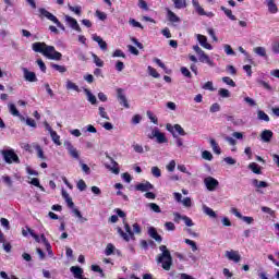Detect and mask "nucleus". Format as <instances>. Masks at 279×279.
<instances>
[{"label":"nucleus","instance_id":"nucleus-21","mask_svg":"<svg viewBox=\"0 0 279 279\" xmlns=\"http://www.w3.org/2000/svg\"><path fill=\"white\" fill-rule=\"evenodd\" d=\"M70 271L73 274L74 278L80 279L82 278L84 274V269H82L80 266H72L70 268Z\"/></svg>","mask_w":279,"mask_h":279},{"label":"nucleus","instance_id":"nucleus-56","mask_svg":"<svg viewBox=\"0 0 279 279\" xmlns=\"http://www.w3.org/2000/svg\"><path fill=\"white\" fill-rule=\"evenodd\" d=\"M219 110H221V106L216 102L210 106L209 112H219Z\"/></svg>","mask_w":279,"mask_h":279},{"label":"nucleus","instance_id":"nucleus-4","mask_svg":"<svg viewBox=\"0 0 279 279\" xmlns=\"http://www.w3.org/2000/svg\"><path fill=\"white\" fill-rule=\"evenodd\" d=\"M1 154L7 165H13V162L15 165H21V159L19 158V155H16L14 149H3L1 150Z\"/></svg>","mask_w":279,"mask_h":279},{"label":"nucleus","instance_id":"nucleus-40","mask_svg":"<svg viewBox=\"0 0 279 279\" xmlns=\"http://www.w3.org/2000/svg\"><path fill=\"white\" fill-rule=\"evenodd\" d=\"M92 58L94 60V64H96V66H104V60H101L97 54L93 53Z\"/></svg>","mask_w":279,"mask_h":279},{"label":"nucleus","instance_id":"nucleus-13","mask_svg":"<svg viewBox=\"0 0 279 279\" xmlns=\"http://www.w3.org/2000/svg\"><path fill=\"white\" fill-rule=\"evenodd\" d=\"M151 190H154V185L150 184L148 181L135 185V191H141V193H147V191Z\"/></svg>","mask_w":279,"mask_h":279},{"label":"nucleus","instance_id":"nucleus-30","mask_svg":"<svg viewBox=\"0 0 279 279\" xmlns=\"http://www.w3.org/2000/svg\"><path fill=\"white\" fill-rule=\"evenodd\" d=\"M9 112L13 117H21V112L19 111V109H16L15 104H9Z\"/></svg>","mask_w":279,"mask_h":279},{"label":"nucleus","instance_id":"nucleus-59","mask_svg":"<svg viewBox=\"0 0 279 279\" xmlns=\"http://www.w3.org/2000/svg\"><path fill=\"white\" fill-rule=\"evenodd\" d=\"M143 120V118L141 117V114H135L133 118H132V123L134 125H138V123H141V121Z\"/></svg>","mask_w":279,"mask_h":279},{"label":"nucleus","instance_id":"nucleus-46","mask_svg":"<svg viewBox=\"0 0 279 279\" xmlns=\"http://www.w3.org/2000/svg\"><path fill=\"white\" fill-rule=\"evenodd\" d=\"M37 64L43 73H47V65L43 59H37Z\"/></svg>","mask_w":279,"mask_h":279},{"label":"nucleus","instance_id":"nucleus-26","mask_svg":"<svg viewBox=\"0 0 279 279\" xmlns=\"http://www.w3.org/2000/svg\"><path fill=\"white\" fill-rule=\"evenodd\" d=\"M253 186H255L256 189H267V186H269V184L265 181H258V179H254L252 181Z\"/></svg>","mask_w":279,"mask_h":279},{"label":"nucleus","instance_id":"nucleus-36","mask_svg":"<svg viewBox=\"0 0 279 279\" xmlns=\"http://www.w3.org/2000/svg\"><path fill=\"white\" fill-rule=\"evenodd\" d=\"M222 82L232 88L236 87V83L230 76L222 77Z\"/></svg>","mask_w":279,"mask_h":279},{"label":"nucleus","instance_id":"nucleus-44","mask_svg":"<svg viewBox=\"0 0 279 279\" xmlns=\"http://www.w3.org/2000/svg\"><path fill=\"white\" fill-rule=\"evenodd\" d=\"M181 73L184 77H189V80H191V77H193V74H191V71L187 70L186 66H182L181 68Z\"/></svg>","mask_w":279,"mask_h":279},{"label":"nucleus","instance_id":"nucleus-10","mask_svg":"<svg viewBox=\"0 0 279 279\" xmlns=\"http://www.w3.org/2000/svg\"><path fill=\"white\" fill-rule=\"evenodd\" d=\"M65 22L75 32H82V27H80V24L77 23V20H75V17H71V15H65Z\"/></svg>","mask_w":279,"mask_h":279},{"label":"nucleus","instance_id":"nucleus-63","mask_svg":"<svg viewBox=\"0 0 279 279\" xmlns=\"http://www.w3.org/2000/svg\"><path fill=\"white\" fill-rule=\"evenodd\" d=\"M166 230L173 231L175 230V225L171 221L165 223Z\"/></svg>","mask_w":279,"mask_h":279},{"label":"nucleus","instance_id":"nucleus-48","mask_svg":"<svg viewBox=\"0 0 279 279\" xmlns=\"http://www.w3.org/2000/svg\"><path fill=\"white\" fill-rule=\"evenodd\" d=\"M148 71H149V75H151V77H155V78L160 77V74L158 73V71H156V69L153 68L151 65L148 66Z\"/></svg>","mask_w":279,"mask_h":279},{"label":"nucleus","instance_id":"nucleus-55","mask_svg":"<svg viewBox=\"0 0 279 279\" xmlns=\"http://www.w3.org/2000/svg\"><path fill=\"white\" fill-rule=\"evenodd\" d=\"M149 208H150V210H153V213H161L160 206H158V204H156V203H150Z\"/></svg>","mask_w":279,"mask_h":279},{"label":"nucleus","instance_id":"nucleus-24","mask_svg":"<svg viewBox=\"0 0 279 279\" xmlns=\"http://www.w3.org/2000/svg\"><path fill=\"white\" fill-rule=\"evenodd\" d=\"M62 197L66 202L70 208H75V203H73V198L66 193V191L62 190Z\"/></svg>","mask_w":279,"mask_h":279},{"label":"nucleus","instance_id":"nucleus-35","mask_svg":"<svg viewBox=\"0 0 279 279\" xmlns=\"http://www.w3.org/2000/svg\"><path fill=\"white\" fill-rule=\"evenodd\" d=\"M66 89L68 90H75L76 93H80V86H77L75 83L68 81L66 82Z\"/></svg>","mask_w":279,"mask_h":279},{"label":"nucleus","instance_id":"nucleus-34","mask_svg":"<svg viewBox=\"0 0 279 279\" xmlns=\"http://www.w3.org/2000/svg\"><path fill=\"white\" fill-rule=\"evenodd\" d=\"M50 136L56 145H62V142H60V135H58V132L51 131Z\"/></svg>","mask_w":279,"mask_h":279},{"label":"nucleus","instance_id":"nucleus-47","mask_svg":"<svg viewBox=\"0 0 279 279\" xmlns=\"http://www.w3.org/2000/svg\"><path fill=\"white\" fill-rule=\"evenodd\" d=\"M202 158L204 159V160H213V153L211 151H208V150H204L203 153H202Z\"/></svg>","mask_w":279,"mask_h":279},{"label":"nucleus","instance_id":"nucleus-31","mask_svg":"<svg viewBox=\"0 0 279 279\" xmlns=\"http://www.w3.org/2000/svg\"><path fill=\"white\" fill-rule=\"evenodd\" d=\"M257 118L259 119V121H266V123H269V116L263 110L257 111Z\"/></svg>","mask_w":279,"mask_h":279},{"label":"nucleus","instance_id":"nucleus-29","mask_svg":"<svg viewBox=\"0 0 279 279\" xmlns=\"http://www.w3.org/2000/svg\"><path fill=\"white\" fill-rule=\"evenodd\" d=\"M253 51L257 56H260V58H267V50L265 47H255Z\"/></svg>","mask_w":279,"mask_h":279},{"label":"nucleus","instance_id":"nucleus-51","mask_svg":"<svg viewBox=\"0 0 279 279\" xmlns=\"http://www.w3.org/2000/svg\"><path fill=\"white\" fill-rule=\"evenodd\" d=\"M86 182L81 179L78 180L77 184H76V187L78 189V191H86Z\"/></svg>","mask_w":279,"mask_h":279},{"label":"nucleus","instance_id":"nucleus-8","mask_svg":"<svg viewBox=\"0 0 279 279\" xmlns=\"http://www.w3.org/2000/svg\"><path fill=\"white\" fill-rule=\"evenodd\" d=\"M148 138H157V143L162 144L167 143V136H165V133H161L158 128H155L150 135H148Z\"/></svg>","mask_w":279,"mask_h":279},{"label":"nucleus","instance_id":"nucleus-16","mask_svg":"<svg viewBox=\"0 0 279 279\" xmlns=\"http://www.w3.org/2000/svg\"><path fill=\"white\" fill-rule=\"evenodd\" d=\"M226 256L229 260H233V263H241V255L238 251H227Z\"/></svg>","mask_w":279,"mask_h":279},{"label":"nucleus","instance_id":"nucleus-28","mask_svg":"<svg viewBox=\"0 0 279 279\" xmlns=\"http://www.w3.org/2000/svg\"><path fill=\"white\" fill-rule=\"evenodd\" d=\"M177 10H184L186 8V0H172Z\"/></svg>","mask_w":279,"mask_h":279},{"label":"nucleus","instance_id":"nucleus-57","mask_svg":"<svg viewBox=\"0 0 279 279\" xmlns=\"http://www.w3.org/2000/svg\"><path fill=\"white\" fill-rule=\"evenodd\" d=\"M96 16H98L100 21H106V19H108V15L99 10L96 11Z\"/></svg>","mask_w":279,"mask_h":279},{"label":"nucleus","instance_id":"nucleus-18","mask_svg":"<svg viewBox=\"0 0 279 279\" xmlns=\"http://www.w3.org/2000/svg\"><path fill=\"white\" fill-rule=\"evenodd\" d=\"M66 149L72 158L80 160V151H77V148H75L71 142L66 144Z\"/></svg>","mask_w":279,"mask_h":279},{"label":"nucleus","instance_id":"nucleus-1","mask_svg":"<svg viewBox=\"0 0 279 279\" xmlns=\"http://www.w3.org/2000/svg\"><path fill=\"white\" fill-rule=\"evenodd\" d=\"M32 49L35 53H41L48 60H62V54L56 50V47L47 45L45 41H36L32 44Z\"/></svg>","mask_w":279,"mask_h":279},{"label":"nucleus","instance_id":"nucleus-42","mask_svg":"<svg viewBox=\"0 0 279 279\" xmlns=\"http://www.w3.org/2000/svg\"><path fill=\"white\" fill-rule=\"evenodd\" d=\"M31 184H33V186H37V189H40V191H45V187L40 185V180H38V178H33L31 180Z\"/></svg>","mask_w":279,"mask_h":279},{"label":"nucleus","instance_id":"nucleus-49","mask_svg":"<svg viewBox=\"0 0 279 279\" xmlns=\"http://www.w3.org/2000/svg\"><path fill=\"white\" fill-rule=\"evenodd\" d=\"M262 213H266L267 215H270V217H274L276 215V211L267 206L262 207Z\"/></svg>","mask_w":279,"mask_h":279},{"label":"nucleus","instance_id":"nucleus-9","mask_svg":"<svg viewBox=\"0 0 279 279\" xmlns=\"http://www.w3.org/2000/svg\"><path fill=\"white\" fill-rule=\"evenodd\" d=\"M204 184L207 191H216L217 186H219V181L213 177H207L204 179Z\"/></svg>","mask_w":279,"mask_h":279},{"label":"nucleus","instance_id":"nucleus-22","mask_svg":"<svg viewBox=\"0 0 279 279\" xmlns=\"http://www.w3.org/2000/svg\"><path fill=\"white\" fill-rule=\"evenodd\" d=\"M167 12V19L170 21V23H180V17L177 16L173 11H171L169 8L166 9Z\"/></svg>","mask_w":279,"mask_h":279},{"label":"nucleus","instance_id":"nucleus-6","mask_svg":"<svg viewBox=\"0 0 279 279\" xmlns=\"http://www.w3.org/2000/svg\"><path fill=\"white\" fill-rule=\"evenodd\" d=\"M192 5L199 16H208V19H213V16H215V13L206 12L204 8H202V5L199 4V0H192Z\"/></svg>","mask_w":279,"mask_h":279},{"label":"nucleus","instance_id":"nucleus-25","mask_svg":"<svg viewBox=\"0 0 279 279\" xmlns=\"http://www.w3.org/2000/svg\"><path fill=\"white\" fill-rule=\"evenodd\" d=\"M248 169H251L253 173H256V175H260L263 173V171L260 170V166L256 162H251L248 165Z\"/></svg>","mask_w":279,"mask_h":279},{"label":"nucleus","instance_id":"nucleus-15","mask_svg":"<svg viewBox=\"0 0 279 279\" xmlns=\"http://www.w3.org/2000/svg\"><path fill=\"white\" fill-rule=\"evenodd\" d=\"M198 61L203 64H208L209 66H215V62L210 60V57L206 54L205 51L198 54Z\"/></svg>","mask_w":279,"mask_h":279},{"label":"nucleus","instance_id":"nucleus-41","mask_svg":"<svg viewBox=\"0 0 279 279\" xmlns=\"http://www.w3.org/2000/svg\"><path fill=\"white\" fill-rule=\"evenodd\" d=\"M204 213H206L208 217H213V219H216L217 217V214L215 213V210H213V208L208 206H204Z\"/></svg>","mask_w":279,"mask_h":279},{"label":"nucleus","instance_id":"nucleus-38","mask_svg":"<svg viewBox=\"0 0 279 279\" xmlns=\"http://www.w3.org/2000/svg\"><path fill=\"white\" fill-rule=\"evenodd\" d=\"M105 254L106 256H112V254H114V244L112 243L107 244Z\"/></svg>","mask_w":279,"mask_h":279},{"label":"nucleus","instance_id":"nucleus-54","mask_svg":"<svg viewBox=\"0 0 279 279\" xmlns=\"http://www.w3.org/2000/svg\"><path fill=\"white\" fill-rule=\"evenodd\" d=\"M87 97H88V101L92 102L93 106H95V104H97V97H95V95H93L88 90H87Z\"/></svg>","mask_w":279,"mask_h":279},{"label":"nucleus","instance_id":"nucleus-12","mask_svg":"<svg viewBox=\"0 0 279 279\" xmlns=\"http://www.w3.org/2000/svg\"><path fill=\"white\" fill-rule=\"evenodd\" d=\"M148 236L154 239L157 243H162V235L158 234V230L155 227L148 228Z\"/></svg>","mask_w":279,"mask_h":279},{"label":"nucleus","instance_id":"nucleus-11","mask_svg":"<svg viewBox=\"0 0 279 279\" xmlns=\"http://www.w3.org/2000/svg\"><path fill=\"white\" fill-rule=\"evenodd\" d=\"M180 219H183L185 226H187L189 228L194 226L193 220L189 216H182V215H180V213H174V221H175V223H179Z\"/></svg>","mask_w":279,"mask_h":279},{"label":"nucleus","instance_id":"nucleus-52","mask_svg":"<svg viewBox=\"0 0 279 279\" xmlns=\"http://www.w3.org/2000/svg\"><path fill=\"white\" fill-rule=\"evenodd\" d=\"M218 94L220 95V97H223V98L230 97V90H228L226 88H220Z\"/></svg>","mask_w":279,"mask_h":279},{"label":"nucleus","instance_id":"nucleus-60","mask_svg":"<svg viewBox=\"0 0 279 279\" xmlns=\"http://www.w3.org/2000/svg\"><path fill=\"white\" fill-rule=\"evenodd\" d=\"M133 149L134 151H136V154H143L144 151L143 145H140V144H133Z\"/></svg>","mask_w":279,"mask_h":279},{"label":"nucleus","instance_id":"nucleus-39","mask_svg":"<svg viewBox=\"0 0 279 279\" xmlns=\"http://www.w3.org/2000/svg\"><path fill=\"white\" fill-rule=\"evenodd\" d=\"M184 243H186V245L191 246L192 252H197V243H195V241H193L191 239H185Z\"/></svg>","mask_w":279,"mask_h":279},{"label":"nucleus","instance_id":"nucleus-33","mask_svg":"<svg viewBox=\"0 0 279 279\" xmlns=\"http://www.w3.org/2000/svg\"><path fill=\"white\" fill-rule=\"evenodd\" d=\"M111 163L113 165L112 168H110V170L112 171V173H114L116 175H119L120 173V169H119V163H117V161H114V159H112V157H109Z\"/></svg>","mask_w":279,"mask_h":279},{"label":"nucleus","instance_id":"nucleus-50","mask_svg":"<svg viewBox=\"0 0 279 279\" xmlns=\"http://www.w3.org/2000/svg\"><path fill=\"white\" fill-rule=\"evenodd\" d=\"M151 173H153L154 178H160V175H162L160 168H158L156 166L151 168Z\"/></svg>","mask_w":279,"mask_h":279},{"label":"nucleus","instance_id":"nucleus-32","mask_svg":"<svg viewBox=\"0 0 279 279\" xmlns=\"http://www.w3.org/2000/svg\"><path fill=\"white\" fill-rule=\"evenodd\" d=\"M68 8H69V11L74 12V14H76V16H82V7H80V5L73 7V5L69 4Z\"/></svg>","mask_w":279,"mask_h":279},{"label":"nucleus","instance_id":"nucleus-37","mask_svg":"<svg viewBox=\"0 0 279 279\" xmlns=\"http://www.w3.org/2000/svg\"><path fill=\"white\" fill-rule=\"evenodd\" d=\"M51 69H54V71H58L59 73H66V66L51 63Z\"/></svg>","mask_w":279,"mask_h":279},{"label":"nucleus","instance_id":"nucleus-45","mask_svg":"<svg viewBox=\"0 0 279 279\" xmlns=\"http://www.w3.org/2000/svg\"><path fill=\"white\" fill-rule=\"evenodd\" d=\"M174 130H175V132H178V134H180V136H186V132L184 131L182 125L174 124Z\"/></svg>","mask_w":279,"mask_h":279},{"label":"nucleus","instance_id":"nucleus-64","mask_svg":"<svg viewBox=\"0 0 279 279\" xmlns=\"http://www.w3.org/2000/svg\"><path fill=\"white\" fill-rule=\"evenodd\" d=\"M272 51L277 54L279 53V41L272 44Z\"/></svg>","mask_w":279,"mask_h":279},{"label":"nucleus","instance_id":"nucleus-19","mask_svg":"<svg viewBox=\"0 0 279 279\" xmlns=\"http://www.w3.org/2000/svg\"><path fill=\"white\" fill-rule=\"evenodd\" d=\"M260 138L264 143H271V138H274V132L271 130H264L260 134Z\"/></svg>","mask_w":279,"mask_h":279},{"label":"nucleus","instance_id":"nucleus-27","mask_svg":"<svg viewBox=\"0 0 279 279\" xmlns=\"http://www.w3.org/2000/svg\"><path fill=\"white\" fill-rule=\"evenodd\" d=\"M220 10L225 12L226 16L230 19V21H236V16L232 14V10L226 8V7H220Z\"/></svg>","mask_w":279,"mask_h":279},{"label":"nucleus","instance_id":"nucleus-62","mask_svg":"<svg viewBox=\"0 0 279 279\" xmlns=\"http://www.w3.org/2000/svg\"><path fill=\"white\" fill-rule=\"evenodd\" d=\"M243 71H245L248 77H252V65L250 64L243 65Z\"/></svg>","mask_w":279,"mask_h":279},{"label":"nucleus","instance_id":"nucleus-61","mask_svg":"<svg viewBox=\"0 0 279 279\" xmlns=\"http://www.w3.org/2000/svg\"><path fill=\"white\" fill-rule=\"evenodd\" d=\"M204 90H215V87H213V82L208 81L203 86Z\"/></svg>","mask_w":279,"mask_h":279},{"label":"nucleus","instance_id":"nucleus-14","mask_svg":"<svg viewBox=\"0 0 279 279\" xmlns=\"http://www.w3.org/2000/svg\"><path fill=\"white\" fill-rule=\"evenodd\" d=\"M24 80L26 82H38V77H36V73L27 70V68L23 69Z\"/></svg>","mask_w":279,"mask_h":279},{"label":"nucleus","instance_id":"nucleus-7","mask_svg":"<svg viewBox=\"0 0 279 279\" xmlns=\"http://www.w3.org/2000/svg\"><path fill=\"white\" fill-rule=\"evenodd\" d=\"M117 99L120 104V106H123V108H130V102L128 101V97L124 94L123 88H117Z\"/></svg>","mask_w":279,"mask_h":279},{"label":"nucleus","instance_id":"nucleus-2","mask_svg":"<svg viewBox=\"0 0 279 279\" xmlns=\"http://www.w3.org/2000/svg\"><path fill=\"white\" fill-rule=\"evenodd\" d=\"M159 250L161 254L157 256V263L161 264L162 269L165 271H169L171 269V265H173V257L171 256V252L167 248V245H160Z\"/></svg>","mask_w":279,"mask_h":279},{"label":"nucleus","instance_id":"nucleus-58","mask_svg":"<svg viewBox=\"0 0 279 279\" xmlns=\"http://www.w3.org/2000/svg\"><path fill=\"white\" fill-rule=\"evenodd\" d=\"M225 51L227 53V56H234V50L232 49V46L230 45H225Z\"/></svg>","mask_w":279,"mask_h":279},{"label":"nucleus","instance_id":"nucleus-17","mask_svg":"<svg viewBox=\"0 0 279 279\" xmlns=\"http://www.w3.org/2000/svg\"><path fill=\"white\" fill-rule=\"evenodd\" d=\"M197 40L204 49H208L209 51L213 49V45L208 44V38L204 35H197Z\"/></svg>","mask_w":279,"mask_h":279},{"label":"nucleus","instance_id":"nucleus-20","mask_svg":"<svg viewBox=\"0 0 279 279\" xmlns=\"http://www.w3.org/2000/svg\"><path fill=\"white\" fill-rule=\"evenodd\" d=\"M93 40H95V43H98L102 51H108V44L104 41V39L100 36L94 35Z\"/></svg>","mask_w":279,"mask_h":279},{"label":"nucleus","instance_id":"nucleus-5","mask_svg":"<svg viewBox=\"0 0 279 279\" xmlns=\"http://www.w3.org/2000/svg\"><path fill=\"white\" fill-rule=\"evenodd\" d=\"M128 232L125 233L124 232ZM124 230L121 229V227H118V233L120 234V236H122V239H124L126 241V243H130V239H132L134 241V239H136V236H134V231H132V228L130 227V225L128 222L124 223Z\"/></svg>","mask_w":279,"mask_h":279},{"label":"nucleus","instance_id":"nucleus-23","mask_svg":"<svg viewBox=\"0 0 279 279\" xmlns=\"http://www.w3.org/2000/svg\"><path fill=\"white\" fill-rule=\"evenodd\" d=\"M266 3H267L268 12H270V14H277L278 5L276 4V2H274V0H266Z\"/></svg>","mask_w":279,"mask_h":279},{"label":"nucleus","instance_id":"nucleus-3","mask_svg":"<svg viewBox=\"0 0 279 279\" xmlns=\"http://www.w3.org/2000/svg\"><path fill=\"white\" fill-rule=\"evenodd\" d=\"M38 12H39V19H48V21L56 23L57 27H59V29H62L64 32L65 29L64 24L61 23L60 20H58V17L53 15L51 12H49L47 9L40 8Z\"/></svg>","mask_w":279,"mask_h":279},{"label":"nucleus","instance_id":"nucleus-53","mask_svg":"<svg viewBox=\"0 0 279 279\" xmlns=\"http://www.w3.org/2000/svg\"><path fill=\"white\" fill-rule=\"evenodd\" d=\"M147 117L155 125H158V118L151 111H147Z\"/></svg>","mask_w":279,"mask_h":279},{"label":"nucleus","instance_id":"nucleus-43","mask_svg":"<svg viewBox=\"0 0 279 279\" xmlns=\"http://www.w3.org/2000/svg\"><path fill=\"white\" fill-rule=\"evenodd\" d=\"M99 116L102 118V119H106L107 121H110V117L108 116V112H106V108L104 107H99Z\"/></svg>","mask_w":279,"mask_h":279}]
</instances>
